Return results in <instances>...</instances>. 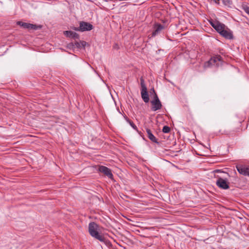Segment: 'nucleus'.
I'll use <instances>...</instances> for the list:
<instances>
[{
  "instance_id": "nucleus-14",
  "label": "nucleus",
  "mask_w": 249,
  "mask_h": 249,
  "mask_svg": "<svg viewBox=\"0 0 249 249\" xmlns=\"http://www.w3.org/2000/svg\"><path fill=\"white\" fill-rule=\"evenodd\" d=\"M146 131L147 134V137L150 140L153 142L158 143V139L152 134L151 130L149 128H146Z\"/></svg>"
},
{
  "instance_id": "nucleus-10",
  "label": "nucleus",
  "mask_w": 249,
  "mask_h": 249,
  "mask_svg": "<svg viewBox=\"0 0 249 249\" xmlns=\"http://www.w3.org/2000/svg\"><path fill=\"white\" fill-rule=\"evenodd\" d=\"M219 34L226 39H231L233 38L232 32L226 26V28L221 31Z\"/></svg>"
},
{
  "instance_id": "nucleus-17",
  "label": "nucleus",
  "mask_w": 249,
  "mask_h": 249,
  "mask_svg": "<svg viewBox=\"0 0 249 249\" xmlns=\"http://www.w3.org/2000/svg\"><path fill=\"white\" fill-rule=\"evenodd\" d=\"M242 9L249 16V6L247 4H243Z\"/></svg>"
},
{
  "instance_id": "nucleus-16",
  "label": "nucleus",
  "mask_w": 249,
  "mask_h": 249,
  "mask_svg": "<svg viewBox=\"0 0 249 249\" xmlns=\"http://www.w3.org/2000/svg\"><path fill=\"white\" fill-rule=\"evenodd\" d=\"M125 120L130 124V125L133 129H134L135 130H137V127L132 121L129 120L127 117H125Z\"/></svg>"
},
{
  "instance_id": "nucleus-6",
  "label": "nucleus",
  "mask_w": 249,
  "mask_h": 249,
  "mask_svg": "<svg viewBox=\"0 0 249 249\" xmlns=\"http://www.w3.org/2000/svg\"><path fill=\"white\" fill-rule=\"evenodd\" d=\"M216 185L220 189L226 190L230 188L229 183L226 179L218 177L216 182Z\"/></svg>"
},
{
  "instance_id": "nucleus-15",
  "label": "nucleus",
  "mask_w": 249,
  "mask_h": 249,
  "mask_svg": "<svg viewBox=\"0 0 249 249\" xmlns=\"http://www.w3.org/2000/svg\"><path fill=\"white\" fill-rule=\"evenodd\" d=\"M74 43L75 48H80L82 47L84 48L87 42L85 41H80V42L75 41Z\"/></svg>"
},
{
  "instance_id": "nucleus-20",
  "label": "nucleus",
  "mask_w": 249,
  "mask_h": 249,
  "mask_svg": "<svg viewBox=\"0 0 249 249\" xmlns=\"http://www.w3.org/2000/svg\"><path fill=\"white\" fill-rule=\"evenodd\" d=\"M153 92L154 93V98L152 101H160L154 89H153Z\"/></svg>"
},
{
  "instance_id": "nucleus-2",
  "label": "nucleus",
  "mask_w": 249,
  "mask_h": 249,
  "mask_svg": "<svg viewBox=\"0 0 249 249\" xmlns=\"http://www.w3.org/2000/svg\"><path fill=\"white\" fill-rule=\"evenodd\" d=\"M222 64V57L220 55H216L212 57L209 61L204 63L205 68L213 66H218Z\"/></svg>"
},
{
  "instance_id": "nucleus-23",
  "label": "nucleus",
  "mask_w": 249,
  "mask_h": 249,
  "mask_svg": "<svg viewBox=\"0 0 249 249\" xmlns=\"http://www.w3.org/2000/svg\"><path fill=\"white\" fill-rule=\"evenodd\" d=\"M219 0H213V1H214L215 3L219 4Z\"/></svg>"
},
{
  "instance_id": "nucleus-13",
  "label": "nucleus",
  "mask_w": 249,
  "mask_h": 249,
  "mask_svg": "<svg viewBox=\"0 0 249 249\" xmlns=\"http://www.w3.org/2000/svg\"><path fill=\"white\" fill-rule=\"evenodd\" d=\"M64 34L68 37H71L74 39H78L79 37V36L78 34L71 31H64Z\"/></svg>"
},
{
  "instance_id": "nucleus-4",
  "label": "nucleus",
  "mask_w": 249,
  "mask_h": 249,
  "mask_svg": "<svg viewBox=\"0 0 249 249\" xmlns=\"http://www.w3.org/2000/svg\"><path fill=\"white\" fill-rule=\"evenodd\" d=\"M93 28L92 25L90 23L85 21H80L79 27H72L71 29L76 31L84 32L90 31Z\"/></svg>"
},
{
  "instance_id": "nucleus-11",
  "label": "nucleus",
  "mask_w": 249,
  "mask_h": 249,
  "mask_svg": "<svg viewBox=\"0 0 249 249\" xmlns=\"http://www.w3.org/2000/svg\"><path fill=\"white\" fill-rule=\"evenodd\" d=\"M151 104L152 105L151 109L153 111L160 109L162 107V105L160 101H151Z\"/></svg>"
},
{
  "instance_id": "nucleus-9",
  "label": "nucleus",
  "mask_w": 249,
  "mask_h": 249,
  "mask_svg": "<svg viewBox=\"0 0 249 249\" xmlns=\"http://www.w3.org/2000/svg\"><path fill=\"white\" fill-rule=\"evenodd\" d=\"M236 168L240 174L249 177V166L239 165L236 166Z\"/></svg>"
},
{
  "instance_id": "nucleus-12",
  "label": "nucleus",
  "mask_w": 249,
  "mask_h": 249,
  "mask_svg": "<svg viewBox=\"0 0 249 249\" xmlns=\"http://www.w3.org/2000/svg\"><path fill=\"white\" fill-rule=\"evenodd\" d=\"M154 28V30L152 33L153 36L158 35L164 29V26L160 24H156L155 25Z\"/></svg>"
},
{
  "instance_id": "nucleus-21",
  "label": "nucleus",
  "mask_w": 249,
  "mask_h": 249,
  "mask_svg": "<svg viewBox=\"0 0 249 249\" xmlns=\"http://www.w3.org/2000/svg\"><path fill=\"white\" fill-rule=\"evenodd\" d=\"M67 47L69 49H73L75 48L74 43L71 42L68 44Z\"/></svg>"
},
{
  "instance_id": "nucleus-8",
  "label": "nucleus",
  "mask_w": 249,
  "mask_h": 249,
  "mask_svg": "<svg viewBox=\"0 0 249 249\" xmlns=\"http://www.w3.org/2000/svg\"><path fill=\"white\" fill-rule=\"evenodd\" d=\"M210 24L211 26L219 33H221V31H222L224 28H226V26L218 21H210Z\"/></svg>"
},
{
  "instance_id": "nucleus-7",
  "label": "nucleus",
  "mask_w": 249,
  "mask_h": 249,
  "mask_svg": "<svg viewBox=\"0 0 249 249\" xmlns=\"http://www.w3.org/2000/svg\"><path fill=\"white\" fill-rule=\"evenodd\" d=\"M98 171L102 173H103L105 175L107 176L109 178L111 179H113V175L111 172V170L108 167L100 165L99 166Z\"/></svg>"
},
{
  "instance_id": "nucleus-22",
  "label": "nucleus",
  "mask_w": 249,
  "mask_h": 249,
  "mask_svg": "<svg viewBox=\"0 0 249 249\" xmlns=\"http://www.w3.org/2000/svg\"><path fill=\"white\" fill-rule=\"evenodd\" d=\"M223 2L225 5L230 4L231 1L230 0H223Z\"/></svg>"
},
{
  "instance_id": "nucleus-3",
  "label": "nucleus",
  "mask_w": 249,
  "mask_h": 249,
  "mask_svg": "<svg viewBox=\"0 0 249 249\" xmlns=\"http://www.w3.org/2000/svg\"><path fill=\"white\" fill-rule=\"evenodd\" d=\"M141 81V96L143 101L147 103L149 101V98L148 96V94L147 90V87L145 84L144 80L143 77H141L140 78Z\"/></svg>"
},
{
  "instance_id": "nucleus-24",
  "label": "nucleus",
  "mask_w": 249,
  "mask_h": 249,
  "mask_svg": "<svg viewBox=\"0 0 249 249\" xmlns=\"http://www.w3.org/2000/svg\"><path fill=\"white\" fill-rule=\"evenodd\" d=\"M213 172L216 173L221 172L220 170H215Z\"/></svg>"
},
{
  "instance_id": "nucleus-19",
  "label": "nucleus",
  "mask_w": 249,
  "mask_h": 249,
  "mask_svg": "<svg viewBox=\"0 0 249 249\" xmlns=\"http://www.w3.org/2000/svg\"><path fill=\"white\" fill-rule=\"evenodd\" d=\"M170 128L167 125L164 126L162 128V132L165 133H169L170 131Z\"/></svg>"
},
{
  "instance_id": "nucleus-5",
  "label": "nucleus",
  "mask_w": 249,
  "mask_h": 249,
  "mask_svg": "<svg viewBox=\"0 0 249 249\" xmlns=\"http://www.w3.org/2000/svg\"><path fill=\"white\" fill-rule=\"evenodd\" d=\"M17 24L23 28L27 29L29 30H37L38 29H40L42 28L41 25H36V24L23 22L20 21H18Z\"/></svg>"
},
{
  "instance_id": "nucleus-18",
  "label": "nucleus",
  "mask_w": 249,
  "mask_h": 249,
  "mask_svg": "<svg viewBox=\"0 0 249 249\" xmlns=\"http://www.w3.org/2000/svg\"><path fill=\"white\" fill-rule=\"evenodd\" d=\"M241 123H239L237 124V127L233 128L232 131L234 132H240V131H241Z\"/></svg>"
},
{
  "instance_id": "nucleus-1",
  "label": "nucleus",
  "mask_w": 249,
  "mask_h": 249,
  "mask_svg": "<svg viewBox=\"0 0 249 249\" xmlns=\"http://www.w3.org/2000/svg\"><path fill=\"white\" fill-rule=\"evenodd\" d=\"M98 225L95 222L89 223V232L90 235L95 239L101 242L105 241L104 236L98 231Z\"/></svg>"
}]
</instances>
